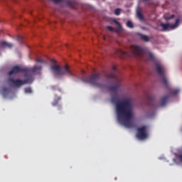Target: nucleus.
<instances>
[{"label":"nucleus","instance_id":"obj_1","mask_svg":"<svg viewBox=\"0 0 182 182\" xmlns=\"http://www.w3.org/2000/svg\"><path fill=\"white\" fill-rule=\"evenodd\" d=\"M111 102L115 104L118 122L127 129L134 127V123L132 121L133 120V105L130 99L127 98L120 101L117 94H114L112 96Z\"/></svg>","mask_w":182,"mask_h":182},{"label":"nucleus","instance_id":"obj_2","mask_svg":"<svg viewBox=\"0 0 182 182\" xmlns=\"http://www.w3.org/2000/svg\"><path fill=\"white\" fill-rule=\"evenodd\" d=\"M42 69V65L40 66H34L28 70L23 68L20 65H15L13 67L12 70L9 73V76H12V75H16V73H21V72H26L28 75H36L38 72H41Z\"/></svg>","mask_w":182,"mask_h":182},{"label":"nucleus","instance_id":"obj_3","mask_svg":"<svg viewBox=\"0 0 182 182\" xmlns=\"http://www.w3.org/2000/svg\"><path fill=\"white\" fill-rule=\"evenodd\" d=\"M24 77H26V80H14L13 77H9L8 79V82L11 85V86H14V87H21V86H23V85H26V83H32L33 82V78L32 77V75L29 74V73H26L24 75Z\"/></svg>","mask_w":182,"mask_h":182},{"label":"nucleus","instance_id":"obj_4","mask_svg":"<svg viewBox=\"0 0 182 182\" xmlns=\"http://www.w3.org/2000/svg\"><path fill=\"white\" fill-rule=\"evenodd\" d=\"M168 99H170V95H165L161 99L160 105H156V100L154 99V96L153 95H148V105L151 107H159L161 106V107H164L166 105H167V102H168Z\"/></svg>","mask_w":182,"mask_h":182},{"label":"nucleus","instance_id":"obj_5","mask_svg":"<svg viewBox=\"0 0 182 182\" xmlns=\"http://www.w3.org/2000/svg\"><path fill=\"white\" fill-rule=\"evenodd\" d=\"M100 79V74H94L91 75L87 80L81 79L82 82L84 83H90L92 86H95V87H100L102 88V84L99 83V80Z\"/></svg>","mask_w":182,"mask_h":182},{"label":"nucleus","instance_id":"obj_6","mask_svg":"<svg viewBox=\"0 0 182 182\" xmlns=\"http://www.w3.org/2000/svg\"><path fill=\"white\" fill-rule=\"evenodd\" d=\"M107 77H108V79H114L115 80H117V84L115 85L109 87L108 90L112 93H114V95L117 94L119 88L120 87V81H119V80L117 79V77L116 76L114 73H111L110 74H109L107 75Z\"/></svg>","mask_w":182,"mask_h":182},{"label":"nucleus","instance_id":"obj_7","mask_svg":"<svg viewBox=\"0 0 182 182\" xmlns=\"http://www.w3.org/2000/svg\"><path fill=\"white\" fill-rule=\"evenodd\" d=\"M156 72L158 75L162 79V83H164L166 87H168V81H167V78L166 77V73H164V69L160 64H156Z\"/></svg>","mask_w":182,"mask_h":182},{"label":"nucleus","instance_id":"obj_8","mask_svg":"<svg viewBox=\"0 0 182 182\" xmlns=\"http://www.w3.org/2000/svg\"><path fill=\"white\" fill-rule=\"evenodd\" d=\"M136 136L139 139V140H144V139H147V137H149L146 126H142L138 128Z\"/></svg>","mask_w":182,"mask_h":182},{"label":"nucleus","instance_id":"obj_9","mask_svg":"<svg viewBox=\"0 0 182 182\" xmlns=\"http://www.w3.org/2000/svg\"><path fill=\"white\" fill-rule=\"evenodd\" d=\"M130 49L135 56H143V55H144V50L140 46H132Z\"/></svg>","mask_w":182,"mask_h":182},{"label":"nucleus","instance_id":"obj_10","mask_svg":"<svg viewBox=\"0 0 182 182\" xmlns=\"http://www.w3.org/2000/svg\"><path fill=\"white\" fill-rule=\"evenodd\" d=\"M178 23H180V19L177 18L174 24L161 23V26L163 28L164 31H168V29H176V28L178 26Z\"/></svg>","mask_w":182,"mask_h":182},{"label":"nucleus","instance_id":"obj_11","mask_svg":"<svg viewBox=\"0 0 182 182\" xmlns=\"http://www.w3.org/2000/svg\"><path fill=\"white\" fill-rule=\"evenodd\" d=\"M67 75L68 76H70V77H75V74L70 71V69L69 68V65H65L64 67L61 68L60 70V75Z\"/></svg>","mask_w":182,"mask_h":182},{"label":"nucleus","instance_id":"obj_12","mask_svg":"<svg viewBox=\"0 0 182 182\" xmlns=\"http://www.w3.org/2000/svg\"><path fill=\"white\" fill-rule=\"evenodd\" d=\"M61 66L60 65H53L50 67L51 70H53V73L55 75H60Z\"/></svg>","mask_w":182,"mask_h":182},{"label":"nucleus","instance_id":"obj_13","mask_svg":"<svg viewBox=\"0 0 182 182\" xmlns=\"http://www.w3.org/2000/svg\"><path fill=\"white\" fill-rule=\"evenodd\" d=\"M1 48H12L14 45L11 43H8L6 41H2L1 43Z\"/></svg>","mask_w":182,"mask_h":182},{"label":"nucleus","instance_id":"obj_14","mask_svg":"<svg viewBox=\"0 0 182 182\" xmlns=\"http://www.w3.org/2000/svg\"><path fill=\"white\" fill-rule=\"evenodd\" d=\"M140 38L142 41H144L145 42H149L150 41V38L149 36L144 35V34H139Z\"/></svg>","mask_w":182,"mask_h":182},{"label":"nucleus","instance_id":"obj_15","mask_svg":"<svg viewBox=\"0 0 182 182\" xmlns=\"http://www.w3.org/2000/svg\"><path fill=\"white\" fill-rule=\"evenodd\" d=\"M117 53L119 56H127V53H126V51H123L122 50H117Z\"/></svg>","mask_w":182,"mask_h":182},{"label":"nucleus","instance_id":"obj_16","mask_svg":"<svg viewBox=\"0 0 182 182\" xmlns=\"http://www.w3.org/2000/svg\"><path fill=\"white\" fill-rule=\"evenodd\" d=\"M176 16L174 14H172L171 16H168L166 14L164 16V18L166 21H170V19H173Z\"/></svg>","mask_w":182,"mask_h":182},{"label":"nucleus","instance_id":"obj_17","mask_svg":"<svg viewBox=\"0 0 182 182\" xmlns=\"http://www.w3.org/2000/svg\"><path fill=\"white\" fill-rule=\"evenodd\" d=\"M127 26L128 28H134V25L133 24V22H132V21H128L127 22Z\"/></svg>","mask_w":182,"mask_h":182},{"label":"nucleus","instance_id":"obj_18","mask_svg":"<svg viewBox=\"0 0 182 182\" xmlns=\"http://www.w3.org/2000/svg\"><path fill=\"white\" fill-rule=\"evenodd\" d=\"M60 100V97H58L57 100H54V101L52 103L53 106H58V104L59 103V101Z\"/></svg>","mask_w":182,"mask_h":182},{"label":"nucleus","instance_id":"obj_19","mask_svg":"<svg viewBox=\"0 0 182 182\" xmlns=\"http://www.w3.org/2000/svg\"><path fill=\"white\" fill-rule=\"evenodd\" d=\"M137 16L139 19H141V21H143V19H144V17L143 16V14L140 11L137 12Z\"/></svg>","mask_w":182,"mask_h":182},{"label":"nucleus","instance_id":"obj_20","mask_svg":"<svg viewBox=\"0 0 182 182\" xmlns=\"http://www.w3.org/2000/svg\"><path fill=\"white\" fill-rule=\"evenodd\" d=\"M17 41L20 43H22L23 42V37L22 36H17Z\"/></svg>","mask_w":182,"mask_h":182},{"label":"nucleus","instance_id":"obj_21","mask_svg":"<svg viewBox=\"0 0 182 182\" xmlns=\"http://www.w3.org/2000/svg\"><path fill=\"white\" fill-rule=\"evenodd\" d=\"M115 23L118 25V28H117L118 32L122 31V25L120 24V23L119 21H115Z\"/></svg>","mask_w":182,"mask_h":182},{"label":"nucleus","instance_id":"obj_22","mask_svg":"<svg viewBox=\"0 0 182 182\" xmlns=\"http://www.w3.org/2000/svg\"><path fill=\"white\" fill-rule=\"evenodd\" d=\"M148 57H149V60H154V55H153V53H149L148 54Z\"/></svg>","mask_w":182,"mask_h":182},{"label":"nucleus","instance_id":"obj_23","mask_svg":"<svg viewBox=\"0 0 182 182\" xmlns=\"http://www.w3.org/2000/svg\"><path fill=\"white\" fill-rule=\"evenodd\" d=\"M8 88L4 87L3 88V96H6L8 95Z\"/></svg>","mask_w":182,"mask_h":182},{"label":"nucleus","instance_id":"obj_24","mask_svg":"<svg viewBox=\"0 0 182 182\" xmlns=\"http://www.w3.org/2000/svg\"><path fill=\"white\" fill-rule=\"evenodd\" d=\"M25 93H32V88L30 87L25 88Z\"/></svg>","mask_w":182,"mask_h":182},{"label":"nucleus","instance_id":"obj_25","mask_svg":"<svg viewBox=\"0 0 182 182\" xmlns=\"http://www.w3.org/2000/svg\"><path fill=\"white\" fill-rule=\"evenodd\" d=\"M179 92H180V90H178V89H176V90H171L172 95H177Z\"/></svg>","mask_w":182,"mask_h":182},{"label":"nucleus","instance_id":"obj_26","mask_svg":"<svg viewBox=\"0 0 182 182\" xmlns=\"http://www.w3.org/2000/svg\"><path fill=\"white\" fill-rule=\"evenodd\" d=\"M120 12H121L120 9H116L114 10V14H115V15H117V16H118L119 15H120Z\"/></svg>","mask_w":182,"mask_h":182},{"label":"nucleus","instance_id":"obj_27","mask_svg":"<svg viewBox=\"0 0 182 182\" xmlns=\"http://www.w3.org/2000/svg\"><path fill=\"white\" fill-rule=\"evenodd\" d=\"M36 61L38 63H45V61L42 60V59H41L40 58H37L36 59Z\"/></svg>","mask_w":182,"mask_h":182},{"label":"nucleus","instance_id":"obj_28","mask_svg":"<svg viewBox=\"0 0 182 182\" xmlns=\"http://www.w3.org/2000/svg\"><path fill=\"white\" fill-rule=\"evenodd\" d=\"M107 29H108V31H109L110 32H113V31H114V29L113 28V27L110 26H107Z\"/></svg>","mask_w":182,"mask_h":182},{"label":"nucleus","instance_id":"obj_29","mask_svg":"<svg viewBox=\"0 0 182 182\" xmlns=\"http://www.w3.org/2000/svg\"><path fill=\"white\" fill-rule=\"evenodd\" d=\"M55 4H60V2H63V0H51Z\"/></svg>","mask_w":182,"mask_h":182},{"label":"nucleus","instance_id":"obj_30","mask_svg":"<svg viewBox=\"0 0 182 182\" xmlns=\"http://www.w3.org/2000/svg\"><path fill=\"white\" fill-rule=\"evenodd\" d=\"M51 89H52L53 90H56L58 89V87H57V86H52V87H51Z\"/></svg>","mask_w":182,"mask_h":182},{"label":"nucleus","instance_id":"obj_31","mask_svg":"<svg viewBox=\"0 0 182 182\" xmlns=\"http://www.w3.org/2000/svg\"><path fill=\"white\" fill-rule=\"evenodd\" d=\"M112 70H114V72H116V70H117V67L116 66H113L112 67Z\"/></svg>","mask_w":182,"mask_h":182},{"label":"nucleus","instance_id":"obj_32","mask_svg":"<svg viewBox=\"0 0 182 182\" xmlns=\"http://www.w3.org/2000/svg\"><path fill=\"white\" fill-rule=\"evenodd\" d=\"M67 4H68V5H70V6H72V2H70V1H67Z\"/></svg>","mask_w":182,"mask_h":182},{"label":"nucleus","instance_id":"obj_33","mask_svg":"<svg viewBox=\"0 0 182 182\" xmlns=\"http://www.w3.org/2000/svg\"><path fill=\"white\" fill-rule=\"evenodd\" d=\"M51 62H52L53 63H56V60L53 59V60H51Z\"/></svg>","mask_w":182,"mask_h":182},{"label":"nucleus","instance_id":"obj_34","mask_svg":"<svg viewBox=\"0 0 182 182\" xmlns=\"http://www.w3.org/2000/svg\"><path fill=\"white\" fill-rule=\"evenodd\" d=\"M58 110H60V107H58Z\"/></svg>","mask_w":182,"mask_h":182},{"label":"nucleus","instance_id":"obj_35","mask_svg":"<svg viewBox=\"0 0 182 182\" xmlns=\"http://www.w3.org/2000/svg\"><path fill=\"white\" fill-rule=\"evenodd\" d=\"M104 39H106V37H104Z\"/></svg>","mask_w":182,"mask_h":182}]
</instances>
